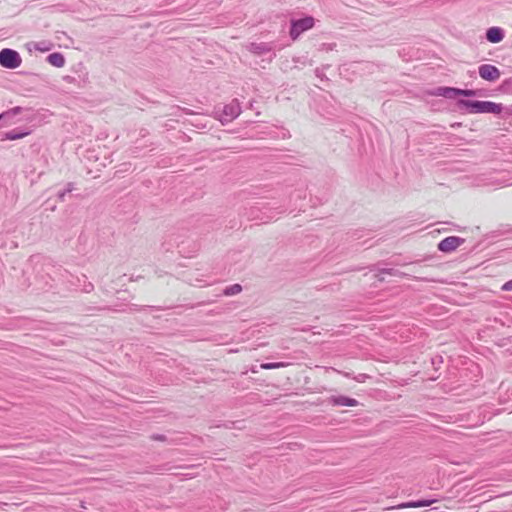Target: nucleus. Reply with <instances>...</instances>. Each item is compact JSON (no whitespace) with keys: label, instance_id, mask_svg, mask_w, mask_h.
<instances>
[{"label":"nucleus","instance_id":"nucleus-25","mask_svg":"<svg viewBox=\"0 0 512 512\" xmlns=\"http://www.w3.org/2000/svg\"><path fill=\"white\" fill-rule=\"evenodd\" d=\"M368 377L369 376L367 374H359L357 377H355V380L358 382H364Z\"/></svg>","mask_w":512,"mask_h":512},{"label":"nucleus","instance_id":"nucleus-4","mask_svg":"<svg viewBox=\"0 0 512 512\" xmlns=\"http://www.w3.org/2000/svg\"><path fill=\"white\" fill-rule=\"evenodd\" d=\"M479 76L486 81L495 82L500 76V70L492 64H482L478 67Z\"/></svg>","mask_w":512,"mask_h":512},{"label":"nucleus","instance_id":"nucleus-3","mask_svg":"<svg viewBox=\"0 0 512 512\" xmlns=\"http://www.w3.org/2000/svg\"><path fill=\"white\" fill-rule=\"evenodd\" d=\"M20 54L13 49L4 48L0 51V65L7 69H16L21 65Z\"/></svg>","mask_w":512,"mask_h":512},{"label":"nucleus","instance_id":"nucleus-21","mask_svg":"<svg viewBox=\"0 0 512 512\" xmlns=\"http://www.w3.org/2000/svg\"><path fill=\"white\" fill-rule=\"evenodd\" d=\"M460 95L465 97H474L477 95V92L473 89H460Z\"/></svg>","mask_w":512,"mask_h":512},{"label":"nucleus","instance_id":"nucleus-1","mask_svg":"<svg viewBox=\"0 0 512 512\" xmlns=\"http://www.w3.org/2000/svg\"><path fill=\"white\" fill-rule=\"evenodd\" d=\"M458 105L472 114H500L503 110L501 104L491 101L461 99L458 101Z\"/></svg>","mask_w":512,"mask_h":512},{"label":"nucleus","instance_id":"nucleus-28","mask_svg":"<svg viewBox=\"0 0 512 512\" xmlns=\"http://www.w3.org/2000/svg\"><path fill=\"white\" fill-rule=\"evenodd\" d=\"M112 310L113 311H118V312L125 311V309H123V308H113Z\"/></svg>","mask_w":512,"mask_h":512},{"label":"nucleus","instance_id":"nucleus-31","mask_svg":"<svg viewBox=\"0 0 512 512\" xmlns=\"http://www.w3.org/2000/svg\"><path fill=\"white\" fill-rule=\"evenodd\" d=\"M511 82H512V79H511Z\"/></svg>","mask_w":512,"mask_h":512},{"label":"nucleus","instance_id":"nucleus-9","mask_svg":"<svg viewBox=\"0 0 512 512\" xmlns=\"http://www.w3.org/2000/svg\"><path fill=\"white\" fill-rule=\"evenodd\" d=\"M329 403L333 406L347 407H355L358 405V401L356 399L344 395L331 396L329 398Z\"/></svg>","mask_w":512,"mask_h":512},{"label":"nucleus","instance_id":"nucleus-20","mask_svg":"<svg viewBox=\"0 0 512 512\" xmlns=\"http://www.w3.org/2000/svg\"><path fill=\"white\" fill-rule=\"evenodd\" d=\"M82 278H83V281H84V285H83L82 290L85 293H90L94 289V285L91 282H86V276L85 275H82Z\"/></svg>","mask_w":512,"mask_h":512},{"label":"nucleus","instance_id":"nucleus-10","mask_svg":"<svg viewBox=\"0 0 512 512\" xmlns=\"http://www.w3.org/2000/svg\"><path fill=\"white\" fill-rule=\"evenodd\" d=\"M47 62L54 67L61 68L65 65V57L60 52H54L47 56Z\"/></svg>","mask_w":512,"mask_h":512},{"label":"nucleus","instance_id":"nucleus-7","mask_svg":"<svg viewBox=\"0 0 512 512\" xmlns=\"http://www.w3.org/2000/svg\"><path fill=\"white\" fill-rule=\"evenodd\" d=\"M248 50L258 56L264 55L266 53H269L273 50L274 45L273 43L269 42H252L247 46Z\"/></svg>","mask_w":512,"mask_h":512},{"label":"nucleus","instance_id":"nucleus-5","mask_svg":"<svg viewBox=\"0 0 512 512\" xmlns=\"http://www.w3.org/2000/svg\"><path fill=\"white\" fill-rule=\"evenodd\" d=\"M465 240L458 236H448L438 243V250L443 253H450L462 245Z\"/></svg>","mask_w":512,"mask_h":512},{"label":"nucleus","instance_id":"nucleus-17","mask_svg":"<svg viewBox=\"0 0 512 512\" xmlns=\"http://www.w3.org/2000/svg\"><path fill=\"white\" fill-rule=\"evenodd\" d=\"M242 291V286L240 284H233L224 289V294L227 296H232L240 293Z\"/></svg>","mask_w":512,"mask_h":512},{"label":"nucleus","instance_id":"nucleus-13","mask_svg":"<svg viewBox=\"0 0 512 512\" xmlns=\"http://www.w3.org/2000/svg\"><path fill=\"white\" fill-rule=\"evenodd\" d=\"M438 95L443 96L445 98L454 99L457 96H460V88L439 87Z\"/></svg>","mask_w":512,"mask_h":512},{"label":"nucleus","instance_id":"nucleus-22","mask_svg":"<svg viewBox=\"0 0 512 512\" xmlns=\"http://www.w3.org/2000/svg\"><path fill=\"white\" fill-rule=\"evenodd\" d=\"M501 290L502 291H512V279L505 282L502 285Z\"/></svg>","mask_w":512,"mask_h":512},{"label":"nucleus","instance_id":"nucleus-26","mask_svg":"<svg viewBox=\"0 0 512 512\" xmlns=\"http://www.w3.org/2000/svg\"><path fill=\"white\" fill-rule=\"evenodd\" d=\"M142 308L138 306L137 304H131L129 306V311H140Z\"/></svg>","mask_w":512,"mask_h":512},{"label":"nucleus","instance_id":"nucleus-15","mask_svg":"<svg viewBox=\"0 0 512 512\" xmlns=\"http://www.w3.org/2000/svg\"><path fill=\"white\" fill-rule=\"evenodd\" d=\"M23 111V108L20 106L13 107L3 113L0 114V121H7L14 116L20 114Z\"/></svg>","mask_w":512,"mask_h":512},{"label":"nucleus","instance_id":"nucleus-14","mask_svg":"<svg viewBox=\"0 0 512 512\" xmlns=\"http://www.w3.org/2000/svg\"><path fill=\"white\" fill-rule=\"evenodd\" d=\"M434 502H435V500H416V501H409V502L403 503L399 507L400 508H420V507L430 506Z\"/></svg>","mask_w":512,"mask_h":512},{"label":"nucleus","instance_id":"nucleus-29","mask_svg":"<svg viewBox=\"0 0 512 512\" xmlns=\"http://www.w3.org/2000/svg\"><path fill=\"white\" fill-rule=\"evenodd\" d=\"M416 279L423 280V281H430V280H429V279H427V278H420V277H417Z\"/></svg>","mask_w":512,"mask_h":512},{"label":"nucleus","instance_id":"nucleus-23","mask_svg":"<svg viewBox=\"0 0 512 512\" xmlns=\"http://www.w3.org/2000/svg\"><path fill=\"white\" fill-rule=\"evenodd\" d=\"M74 189H75L74 183L69 182V183L66 184V187H65L64 190L67 193H71Z\"/></svg>","mask_w":512,"mask_h":512},{"label":"nucleus","instance_id":"nucleus-19","mask_svg":"<svg viewBox=\"0 0 512 512\" xmlns=\"http://www.w3.org/2000/svg\"><path fill=\"white\" fill-rule=\"evenodd\" d=\"M35 48L38 50V51H41V52H45V51H48L50 50V44L47 43L46 41H42V42H39L35 45Z\"/></svg>","mask_w":512,"mask_h":512},{"label":"nucleus","instance_id":"nucleus-16","mask_svg":"<svg viewBox=\"0 0 512 512\" xmlns=\"http://www.w3.org/2000/svg\"><path fill=\"white\" fill-rule=\"evenodd\" d=\"M68 271L62 270L61 267L52 266V272L48 273L49 278L55 282L59 277H66L68 275Z\"/></svg>","mask_w":512,"mask_h":512},{"label":"nucleus","instance_id":"nucleus-27","mask_svg":"<svg viewBox=\"0 0 512 512\" xmlns=\"http://www.w3.org/2000/svg\"><path fill=\"white\" fill-rule=\"evenodd\" d=\"M152 438L155 439V440H164L165 436H163V435H154Z\"/></svg>","mask_w":512,"mask_h":512},{"label":"nucleus","instance_id":"nucleus-18","mask_svg":"<svg viewBox=\"0 0 512 512\" xmlns=\"http://www.w3.org/2000/svg\"><path fill=\"white\" fill-rule=\"evenodd\" d=\"M285 366H286V364L283 362H267V363L261 364V368L265 369V370H271V369L281 368V367H285Z\"/></svg>","mask_w":512,"mask_h":512},{"label":"nucleus","instance_id":"nucleus-8","mask_svg":"<svg viewBox=\"0 0 512 512\" xmlns=\"http://www.w3.org/2000/svg\"><path fill=\"white\" fill-rule=\"evenodd\" d=\"M486 40L492 44L500 43L505 37V31L501 27L493 26L486 30Z\"/></svg>","mask_w":512,"mask_h":512},{"label":"nucleus","instance_id":"nucleus-30","mask_svg":"<svg viewBox=\"0 0 512 512\" xmlns=\"http://www.w3.org/2000/svg\"><path fill=\"white\" fill-rule=\"evenodd\" d=\"M273 218H274V216H267V219H268V220H271V219H273Z\"/></svg>","mask_w":512,"mask_h":512},{"label":"nucleus","instance_id":"nucleus-2","mask_svg":"<svg viewBox=\"0 0 512 512\" xmlns=\"http://www.w3.org/2000/svg\"><path fill=\"white\" fill-rule=\"evenodd\" d=\"M315 24V19L312 16H305L300 19H292L290 22L289 35L293 41L297 40L299 36L312 29Z\"/></svg>","mask_w":512,"mask_h":512},{"label":"nucleus","instance_id":"nucleus-6","mask_svg":"<svg viewBox=\"0 0 512 512\" xmlns=\"http://www.w3.org/2000/svg\"><path fill=\"white\" fill-rule=\"evenodd\" d=\"M241 113V107L237 99L224 106L223 116L225 121H231Z\"/></svg>","mask_w":512,"mask_h":512},{"label":"nucleus","instance_id":"nucleus-11","mask_svg":"<svg viewBox=\"0 0 512 512\" xmlns=\"http://www.w3.org/2000/svg\"><path fill=\"white\" fill-rule=\"evenodd\" d=\"M382 274H388L395 277H408L407 273L401 272L400 270L395 268L378 269L377 274H375V276L378 277L380 281H383L384 278L381 276Z\"/></svg>","mask_w":512,"mask_h":512},{"label":"nucleus","instance_id":"nucleus-12","mask_svg":"<svg viewBox=\"0 0 512 512\" xmlns=\"http://www.w3.org/2000/svg\"><path fill=\"white\" fill-rule=\"evenodd\" d=\"M30 131L28 130H21V129H13L11 131H8L4 134L2 140H18L22 139L25 136L29 135Z\"/></svg>","mask_w":512,"mask_h":512},{"label":"nucleus","instance_id":"nucleus-24","mask_svg":"<svg viewBox=\"0 0 512 512\" xmlns=\"http://www.w3.org/2000/svg\"><path fill=\"white\" fill-rule=\"evenodd\" d=\"M66 194H68V193L65 192V190L59 191L57 193V197H58L59 201H61V202L65 201Z\"/></svg>","mask_w":512,"mask_h":512}]
</instances>
